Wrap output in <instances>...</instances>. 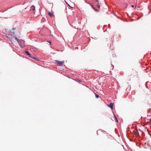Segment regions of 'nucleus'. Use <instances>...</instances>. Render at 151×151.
Returning a JSON list of instances; mask_svg holds the SVG:
<instances>
[{
	"label": "nucleus",
	"instance_id": "f257e3e1",
	"mask_svg": "<svg viewBox=\"0 0 151 151\" xmlns=\"http://www.w3.org/2000/svg\"><path fill=\"white\" fill-rule=\"evenodd\" d=\"M95 4L98 8H100V5L104 3V0H95Z\"/></svg>",
	"mask_w": 151,
	"mask_h": 151
},
{
	"label": "nucleus",
	"instance_id": "dca6fc26",
	"mask_svg": "<svg viewBox=\"0 0 151 151\" xmlns=\"http://www.w3.org/2000/svg\"><path fill=\"white\" fill-rule=\"evenodd\" d=\"M136 7V6H135V9Z\"/></svg>",
	"mask_w": 151,
	"mask_h": 151
},
{
	"label": "nucleus",
	"instance_id": "ddd939ff",
	"mask_svg": "<svg viewBox=\"0 0 151 151\" xmlns=\"http://www.w3.org/2000/svg\"><path fill=\"white\" fill-rule=\"evenodd\" d=\"M48 42L49 43H50V45H51V42H50V41H49Z\"/></svg>",
	"mask_w": 151,
	"mask_h": 151
},
{
	"label": "nucleus",
	"instance_id": "2eb2a0df",
	"mask_svg": "<svg viewBox=\"0 0 151 151\" xmlns=\"http://www.w3.org/2000/svg\"><path fill=\"white\" fill-rule=\"evenodd\" d=\"M116 121H117V122H118V120H117V119H116Z\"/></svg>",
	"mask_w": 151,
	"mask_h": 151
},
{
	"label": "nucleus",
	"instance_id": "7ed1b4c3",
	"mask_svg": "<svg viewBox=\"0 0 151 151\" xmlns=\"http://www.w3.org/2000/svg\"><path fill=\"white\" fill-rule=\"evenodd\" d=\"M25 52L31 58H32L34 59L35 60H37V59L34 56H32L31 54L28 51H25Z\"/></svg>",
	"mask_w": 151,
	"mask_h": 151
},
{
	"label": "nucleus",
	"instance_id": "1a4fd4ad",
	"mask_svg": "<svg viewBox=\"0 0 151 151\" xmlns=\"http://www.w3.org/2000/svg\"><path fill=\"white\" fill-rule=\"evenodd\" d=\"M31 9L33 10H34L35 9V7L34 6H32L31 7Z\"/></svg>",
	"mask_w": 151,
	"mask_h": 151
},
{
	"label": "nucleus",
	"instance_id": "0eeeda50",
	"mask_svg": "<svg viewBox=\"0 0 151 151\" xmlns=\"http://www.w3.org/2000/svg\"><path fill=\"white\" fill-rule=\"evenodd\" d=\"M134 132V134L137 137H138L139 136V133L138 132L137 130Z\"/></svg>",
	"mask_w": 151,
	"mask_h": 151
},
{
	"label": "nucleus",
	"instance_id": "9d476101",
	"mask_svg": "<svg viewBox=\"0 0 151 151\" xmlns=\"http://www.w3.org/2000/svg\"><path fill=\"white\" fill-rule=\"evenodd\" d=\"M91 7L93 9L96 11H98L95 8L92 6H91Z\"/></svg>",
	"mask_w": 151,
	"mask_h": 151
},
{
	"label": "nucleus",
	"instance_id": "f03ea898",
	"mask_svg": "<svg viewBox=\"0 0 151 151\" xmlns=\"http://www.w3.org/2000/svg\"><path fill=\"white\" fill-rule=\"evenodd\" d=\"M55 63L56 64L58 65H62L64 63V61H60L58 60H55Z\"/></svg>",
	"mask_w": 151,
	"mask_h": 151
},
{
	"label": "nucleus",
	"instance_id": "20e7f679",
	"mask_svg": "<svg viewBox=\"0 0 151 151\" xmlns=\"http://www.w3.org/2000/svg\"><path fill=\"white\" fill-rule=\"evenodd\" d=\"M15 28H13L12 30H10V32L11 33V35H15V32H14L13 30L15 29Z\"/></svg>",
	"mask_w": 151,
	"mask_h": 151
},
{
	"label": "nucleus",
	"instance_id": "423d86ee",
	"mask_svg": "<svg viewBox=\"0 0 151 151\" xmlns=\"http://www.w3.org/2000/svg\"><path fill=\"white\" fill-rule=\"evenodd\" d=\"M108 106L110 107L111 109H113V104L112 103H110L108 105Z\"/></svg>",
	"mask_w": 151,
	"mask_h": 151
},
{
	"label": "nucleus",
	"instance_id": "9b49d317",
	"mask_svg": "<svg viewBox=\"0 0 151 151\" xmlns=\"http://www.w3.org/2000/svg\"><path fill=\"white\" fill-rule=\"evenodd\" d=\"M96 98H98L99 97V96L98 94L96 95Z\"/></svg>",
	"mask_w": 151,
	"mask_h": 151
},
{
	"label": "nucleus",
	"instance_id": "f8f14e48",
	"mask_svg": "<svg viewBox=\"0 0 151 151\" xmlns=\"http://www.w3.org/2000/svg\"><path fill=\"white\" fill-rule=\"evenodd\" d=\"M15 39L17 41H18V39L16 37H15Z\"/></svg>",
	"mask_w": 151,
	"mask_h": 151
},
{
	"label": "nucleus",
	"instance_id": "4468645a",
	"mask_svg": "<svg viewBox=\"0 0 151 151\" xmlns=\"http://www.w3.org/2000/svg\"><path fill=\"white\" fill-rule=\"evenodd\" d=\"M131 6L132 7H134V6L133 5H131Z\"/></svg>",
	"mask_w": 151,
	"mask_h": 151
},
{
	"label": "nucleus",
	"instance_id": "6e6552de",
	"mask_svg": "<svg viewBox=\"0 0 151 151\" xmlns=\"http://www.w3.org/2000/svg\"><path fill=\"white\" fill-rule=\"evenodd\" d=\"M48 14L51 17H52L53 16V14L52 13H51V12H49L48 13Z\"/></svg>",
	"mask_w": 151,
	"mask_h": 151
},
{
	"label": "nucleus",
	"instance_id": "39448f33",
	"mask_svg": "<svg viewBox=\"0 0 151 151\" xmlns=\"http://www.w3.org/2000/svg\"><path fill=\"white\" fill-rule=\"evenodd\" d=\"M103 137L106 139L107 138L108 139L109 138L108 135L106 134H105L103 135Z\"/></svg>",
	"mask_w": 151,
	"mask_h": 151
}]
</instances>
